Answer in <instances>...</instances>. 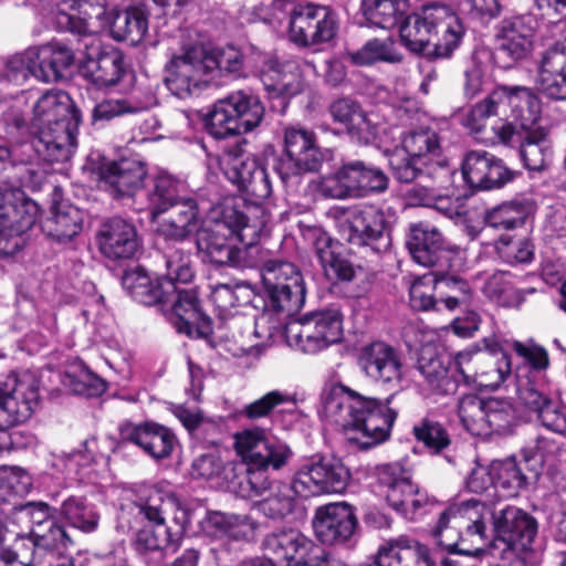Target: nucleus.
<instances>
[{
  "mask_svg": "<svg viewBox=\"0 0 566 566\" xmlns=\"http://www.w3.org/2000/svg\"><path fill=\"white\" fill-rule=\"evenodd\" d=\"M391 399L392 396L388 397L384 403L342 382H334L322 390L319 415L342 428L348 440L360 449H370L390 436L397 418V412L389 407Z\"/></svg>",
  "mask_w": 566,
  "mask_h": 566,
  "instance_id": "nucleus-1",
  "label": "nucleus"
},
{
  "mask_svg": "<svg viewBox=\"0 0 566 566\" xmlns=\"http://www.w3.org/2000/svg\"><path fill=\"white\" fill-rule=\"evenodd\" d=\"M399 33L407 50L433 61L450 59L460 46L465 29L449 4L430 2L408 15Z\"/></svg>",
  "mask_w": 566,
  "mask_h": 566,
  "instance_id": "nucleus-2",
  "label": "nucleus"
},
{
  "mask_svg": "<svg viewBox=\"0 0 566 566\" xmlns=\"http://www.w3.org/2000/svg\"><path fill=\"white\" fill-rule=\"evenodd\" d=\"M32 112L36 150L49 160H69L82 122V114L74 101L64 91L48 90L36 99Z\"/></svg>",
  "mask_w": 566,
  "mask_h": 566,
  "instance_id": "nucleus-3",
  "label": "nucleus"
},
{
  "mask_svg": "<svg viewBox=\"0 0 566 566\" xmlns=\"http://www.w3.org/2000/svg\"><path fill=\"white\" fill-rule=\"evenodd\" d=\"M218 217L200 227L196 245L211 263L233 268H248V255L258 250L247 241L255 230L248 224V217L229 202L218 207Z\"/></svg>",
  "mask_w": 566,
  "mask_h": 566,
  "instance_id": "nucleus-4",
  "label": "nucleus"
},
{
  "mask_svg": "<svg viewBox=\"0 0 566 566\" xmlns=\"http://www.w3.org/2000/svg\"><path fill=\"white\" fill-rule=\"evenodd\" d=\"M234 448L244 467L245 481L258 495L270 488L269 469L280 470L293 455L285 442L266 434L262 428L238 432L234 436Z\"/></svg>",
  "mask_w": 566,
  "mask_h": 566,
  "instance_id": "nucleus-5",
  "label": "nucleus"
},
{
  "mask_svg": "<svg viewBox=\"0 0 566 566\" xmlns=\"http://www.w3.org/2000/svg\"><path fill=\"white\" fill-rule=\"evenodd\" d=\"M492 537L486 535L476 553H488L509 566L521 565L523 554L531 549L537 535L538 524L534 516L516 506H506L492 513Z\"/></svg>",
  "mask_w": 566,
  "mask_h": 566,
  "instance_id": "nucleus-6",
  "label": "nucleus"
},
{
  "mask_svg": "<svg viewBox=\"0 0 566 566\" xmlns=\"http://www.w3.org/2000/svg\"><path fill=\"white\" fill-rule=\"evenodd\" d=\"M328 156V149L318 146L314 130L290 125L283 130V150L274 159L273 170L285 188H296L302 177L317 172Z\"/></svg>",
  "mask_w": 566,
  "mask_h": 566,
  "instance_id": "nucleus-7",
  "label": "nucleus"
},
{
  "mask_svg": "<svg viewBox=\"0 0 566 566\" xmlns=\"http://www.w3.org/2000/svg\"><path fill=\"white\" fill-rule=\"evenodd\" d=\"M483 511L485 506L476 500L454 504L441 511L437 524L431 530L434 543L449 553L478 554L475 548L470 549L464 544L468 539L479 546L486 542Z\"/></svg>",
  "mask_w": 566,
  "mask_h": 566,
  "instance_id": "nucleus-8",
  "label": "nucleus"
},
{
  "mask_svg": "<svg viewBox=\"0 0 566 566\" xmlns=\"http://www.w3.org/2000/svg\"><path fill=\"white\" fill-rule=\"evenodd\" d=\"M375 476L387 503L409 521L420 520L440 505L434 496L412 483L410 472L399 462L377 465Z\"/></svg>",
  "mask_w": 566,
  "mask_h": 566,
  "instance_id": "nucleus-9",
  "label": "nucleus"
},
{
  "mask_svg": "<svg viewBox=\"0 0 566 566\" xmlns=\"http://www.w3.org/2000/svg\"><path fill=\"white\" fill-rule=\"evenodd\" d=\"M265 109L260 97L239 90L218 99L206 116V129L216 139L252 132L260 126Z\"/></svg>",
  "mask_w": 566,
  "mask_h": 566,
  "instance_id": "nucleus-10",
  "label": "nucleus"
},
{
  "mask_svg": "<svg viewBox=\"0 0 566 566\" xmlns=\"http://www.w3.org/2000/svg\"><path fill=\"white\" fill-rule=\"evenodd\" d=\"M388 186L389 178L381 168L361 159H349L322 179L319 191L325 198L357 199L385 192Z\"/></svg>",
  "mask_w": 566,
  "mask_h": 566,
  "instance_id": "nucleus-11",
  "label": "nucleus"
},
{
  "mask_svg": "<svg viewBox=\"0 0 566 566\" xmlns=\"http://www.w3.org/2000/svg\"><path fill=\"white\" fill-rule=\"evenodd\" d=\"M406 245L412 259L422 266L431 268L436 275L444 276L462 266L460 247L448 241L440 229L429 222L411 223Z\"/></svg>",
  "mask_w": 566,
  "mask_h": 566,
  "instance_id": "nucleus-12",
  "label": "nucleus"
},
{
  "mask_svg": "<svg viewBox=\"0 0 566 566\" xmlns=\"http://www.w3.org/2000/svg\"><path fill=\"white\" fill-rule=\"evenodd\" d=\"M349 480V470L340 459L313 454L297 465L292 479V489L295 495L301 497L343 493Z\"/></svg>",
  "mask_w": 566,
  "mask_h": 566,
  "instance_id": "nucleus-13",
  "label": "nucleus"
},
{
  "mask_svg": "<svg viewBox=\"0 0 566 566\" xmlns=\"http://www.w3.org/2000/svg\"><path fill=\"white\" fill-rule=\"evenodd\" d=\"M39 399L38 381L29 374L9 375L0 382V454L11 450L8 428L30 419Z\"/></svg>",
  "mask_w": 566,
  "mask_h": 566,
  "instance_id": "nucleus-14",
  "label": "nucleus"
},
{
  "mask_svg": "<svg viewBox=\"0 0 566 566\" xmlns=\"http://www.w3.org/2000/svg\"><path fill=\"white\" fill-rule=\"evenodd\" d=\"M188 524L186 511L167 523L163 502H159L157 506H150V516L137 531L134 547L145 557L155 555V564H159L179 549Z\"/></svg>",
  "mask_w": 566,
  "mask_h": 566,
  "instance_id": "nucleus-15",
  "label": "nucleus"
},
{
  "mask_svg": "<svg viewBox=\"0 0 566 566\" xmlns=\"http://www.w3.org/2000/svg\"><path fill=\"white\" fill-rule=\"evenodd\" d=\"M291 346L306 354L318 353L342 339L343 315L338 308L306 314L284 326Z\"/></svg>",
  "mask_w": 566,
  "mask_h": 566,
  "instance_id": "nucleus-16",
  "label": "nucleus"
},
{
  "mask_svg": "<svg viewBox=\"0 0 566 566\" xmlns=\"http://www.w3.org/2000/svg\"><path fill=\"white\" fill-rule=\"evenodd\" d=\"M391 213L375 205H365L349 211L338 224L345 241L359 247H369L379 253L391 243Z\"/></svg>",
  "mask_w": 566,
  "mask_h": 566,
  "instance_id": "nucleus-17",
  "label": "nucleus"
},
{
  "mask_svg": "<svg viewBox=\"0 0 566 566\" xmlns=\"http://www.w3.org/2000/svg\"><path fill=\"white\" fill-rule=\"evenodd\" d=\"M266 304L287 316L297 313L305 303V286L301 272L291 262L268 260L261 270Z\"/></svg>",
  "mask_w": 566,
  "mask_h": 566,
  "instance_id": "nucleus-18",
  "label": "nucleus"
},
{
  "mask_svg": "<svg viewBox=\"0 0 566 566\" xmlns=\"http://www.w3.org/2000/svg\"><path fill=\"white\" fill-rule=\"evenodd\" d=\"M497 140L506 146L516 147L524 167L530 171H543L552 163L553 147L545 127L536 125L517 128L511 122L492 126Z\"/></svg>",
  "mask_w": 566,
  "mask_h": 566,
  "instance_id": "nucleus-19",
  "label": "nucleus"
},
{
  "mask_svg": "<svg viewBox=\"0 0 566 566\" xmlns=\"http://www.w3.org/2000/svg\"><path fill=\"white\" fill-rule=\"evenodd\" d=\"M336 33L337 19L328 7L298 3L289 11V39L298 48L327 43Z\"/></svg>",
  "mask_w": 566,
  "mask_h": 566,
  "instance_id": "nucleus-20",
  "label": "nucleus"
},
{
  "mask_svg": "<svg viewBox=\"0 0 566 566\" xmlns=\"http://www.w3.org/2000/svg\"><path fill=\"white\" fill-rule=\"evenodd\" d=\"M205 46L190 45L174 54L165 66V84L169 92L185 99L199 94L208 84L205 78Z\"/></svg>",
  "mask_w": 566,
  "mask_h": 566,
  "instance_id": "nucleus-21",
  "label": "nucleus"
},
{
  "mask_svg": "<svg viewBox=\"0 0 566 566\" xmlns=\"http://www.w3.org/2000/svg\"><path fill=\"white\" fill-rule=\"evenodd\" d=\"M455 365L467 385L485 389L499 388L511 373V364L503 353L497 356L481 348L459 352Z\"/></svg>",
  "mask_w": 566,
  "mask_h": 566,
  "instance_id": "nucleus-22",
  "label": "nucleus"
},
{
  "mask_svg": "<svg viewBox=\"0 0 566 566\" xmlns=\"http://www.w3.org/2000/svg\"><path fill=\"white\" fill-rule=\"evenodd\" d=\"M80 75L97 88L117 85L126 73L124 54L98 39L90 38L78 65Z\"/></svg>",
  "mask_w": 566,
  "mask_h": 566,
  "instance_id": "nucleus-23",
  "label": "nucleus"
},
{
  "mask_svg": "<svg viewBox=\"0 0 566 566\" xmlns=\"http://www.w3.org/2000/svg\"><path fill=\"white\" fill-rule=\"evenodd\" d=\"M303 239L312 247L325 276L332 282L347 283L356 279L361 268L355 265L342 244L317 226L300 223Z\"/></svg>",
  "mask_w": 566,
  "mask_h": 566,
  "instance_id": "nucleus-24",
  "label": "nucleus"
},
{
  "mask_svg": "<svg viewBox=\"0 0 566 566\" xmlns=\"http://www.w3.org/2000/svg\"><path fill=\"white\" fill-rule=\"evenodd\" d=\"M161 307L169 308V321L179 333L198 338H208L212 335V322L201 312L193 289L172 285V292L165 297Z\"/></svg>",
  "mask_w": 566,
  "mask_h": 566,
  "instance_id": "nucleus-25",
  "label": "nucleus"
},
{
  "mask_svg": "<svg viewBox=\"0 0 566 566\" xmlns=\"http://www.w3.org/2000/svg\"><path fill=\"white\" fill-rule=\"evenodd\" d=\"M534 29L524 17L503 19L496 27L495 61L502 69H511L527 59L533 49Z\"/></svg>",
  "mask_w": 566,
  "mask_h": 566,
  "instance_id": "nucleus-26",
  "label": "nucleus"
},
{
  "mask_svg": "<svg viewBox=\"0 0 566 566\" xmlns=\"http://www.w3.org/2000/svg\"><path fill=\"white\" fill-rule=\"evenodd\" d=\"M265 555L286 566H317L322 549L298 530L289 528L272 532L262 541Z\"/></svg>",
  "mask_w": 566,
  "mask_h": 566,
  "instance_id": "nucleus-27",
  "label": "nucleus"
},
{
  "mask_svg": "<svg viewBox=\"0 0 566 566\" xmlns=\"http://www.w3.org/2000/svg\"><path fill=\"white\" fill-rule=\"evenodd\" d=\"M217 196L206 199L202 193L196 196L182 195L170 208L171 211L169 220L160 226V233L166 240L175 242H182L188 239L195 231L200 228L199 222L202 213L214 210L218 213V208L214 209L213 205Z\"/></svg>",
  "mask_w": 566,
  "mask_h": 566,
  "instance_id": "nucleus-28",
  "label": "nucleus"
},
{
  "mask_svg": "<svg viewBox=\"0 0 566 566\" xmlns=\"http://www.w3.org/2000/svg\"><path fill=\"white\" fill-rule=\"evenodd\" d=\"M461 171L464 181L478 190L500 189L513 179L503 160L486 150L465 153Z\"/></svg>",
  "mask_w": 566,
  "mask_h": 566,
  "instance_id": "nucleus-29",
  "label": "nucleus"
},
{
  "mask_svg": "<svg viewBox=\"0 0 566 566\" xmlns=\"http://www.w3.org/2000/svg\"><path fill=\"white\" fill-rule=\"evenodd\" d=\"M357 517L347 503H331L316 509L312 527L316 538L325 545H343L353 536Z\"/></svg>",
  "mask_w": 566,
  "mask_h": 566,
  "instance_id": "nucleus-30",
  "label": "nucleus"
},
{
  "mask_svg": "<svg viewBox=\"0 0 566 566\" xmlns=\"http://www.w3.org/2000/svg\"><path fill=\"white\" fill-rule=\"evenodd\" d=\"M122 442L133 443L156 461L169 458L178 442L176 434L166 426L153 421L119 426Z\"/></svg>",
  "mask_w": 566,
  "mask_h": 566,
  "instance_id": "nucleus-31",
  "label": "nucleus"
},
{
  "mask_svg": "<svg viewBox=\"0 0 566 566\" xmlns=\"http://www.w3.org/2000/svg\"><path fill=\"white\" fill-rule=\"evenodd\" d=\"M259 64L254 65L265 90L273 96L293 97L304 90V78L294 61H281L268 53H256Z\"/></svg>",
  "mask_w": 566,
  "mask_h": 566,
  "instance_id": "nucleus-32",
  "label": "nucleus"
},
{
  "mask_svg": "<svg viewBox=\"0 0 566 566\" xmlns=\"http://www.w3.org/2000/svg\"><path fill=\"white\" fill-rule=\"evenodd\" d=\"M101 253L114 261L133 259L143 241L136 226L124 218L113 217L101 224L96 234Z\"/></svg>",
  "mask_w": 566,
  "mask_h": 566,
  "instance_id": "nucleus-33",
  "label": "nucleus"
},
{
  "mask_svg": "<svg viewBox=\"0 0 566 566\" xmlns=\"http://www.w3.org/2000/svg\"><path fill=\"white\" fill-rule=\"evenodd\" d=\"M358 365L366 377L391 388L398 387L403 377L400 354L384 342L365 346L359 354Z\"/></svg>",
  "mask_w": 566,
  "mask_h": 566,
  "instance_id": "nucleus-34",
  "label": "nucleus"
},
{
  "mask_svg": "<svg viewBox=\"0 0 566 566\" xmlns=\"http://www.w3.org/2000/svg\"><path fill=\"white\" fill-rule=\"evenodd\" d=\"M148 171L138 158H120L99 168V180L116 199L130 198L143 189Z\"/></svg>",
  "mask_w": 566,
  "mask_h": 566,
  "instance_id": "nucleus-35",
  "label": "nucleus"
},
{
  "mask_svg": "<svg viewBox=\"0 0 566 566\" xmlns=\"http://www.w3.org/2000/svg\"><path fill=\"white\" fill-rule=\"evenodd\" d=\"M521 405L546 429L566 437V415L552 400L545 388L538 387L532 378L521 379L517 387Z\"/></svg>",
  "mask_w": 566,
  "mask_h": 566,
  "instance_id": "nucleus-36",
  "label": "nucleus"
},
{
  "mask_svg": "<svg viewBox=\"0 0 566 566\" xmlns=\"http://www.w3.org/2000/svg\"><path fill=\"white\" fill-rule=\"evenodd\" d=\"M536 84L546 98L566 101L565 42H556L542 53L537 63Z\"/></svg>",
  "mask_w": 566,
  "mask_h": 566,
  "instance_id": "nucleus-37",
  "label": "nucleus"
},
{
  "mask_svg": "<svg viewBox=\"0 0 566 566\" xmlns=\"http://www.w3.org/2000/svg\"><path fill=\"white\" fill-rule=\"evenodd\" d=\"M501 107L507 112L517 128L536 126L541 115V99L532 87L522 85H500L496 87Z\"/></svg>",
  "mask_w": 566,
  "mask_h": 566,
  "instance_id": "nucleus-38",
  "label": "nucleus"
},
{
  "mask_svg": "<svg viewBox=\"0 0 566 566\" xmlns=\"http://www.w3.org/2000/svg\"><path fill=\"white\" fill-rule=\"evenodd\" d=\"M21 548L43 560L53 559L56 554L74 547V539L59 518L50 522L39 532H29L20 538Z\"/></svg>",
  "mask_w": 566,
  "mask_h": 566,
  "instance_id": "nucleus-39",
  "label": "nucleus"
},
{
  "mask_svg": "<svg viewBox=\"0 0 566 566\" xmlns=\"http://www.w3.org/2000/svg\"><path fill=\"white\" fill-rule=\"evenodd\" d=\"M329 114L359 143L369 144L377 138L378 123L357 102L347 97L338 98L331 104Z\"/></svg>",
  "mask_w": 566,
  "mask_h": 566,
  "instance_id": "nucleus-40",
  "label": "nucleus"
},
{
  "mask_svg": "<svg viewBox=\"0 0 566 566\" xmlns=\"http://www.w3.org/2000/svg\"><path fill=\"white\" fill-rule=\"evenodd\" d=\"M84 223V212L67 202H57L41 222L42 232L59 243H65L77 237Z\"/></svg>",
  "mask_w": 566,
  "mask_h": 566,
  "instance_id": "nucleus-41",
  "label": "nucleus"
},
{
  "mask_svg": "<svg viewBox=\"0 0 566 566\" xmlns=\"http://www.w3.org/2000/svg\"><path fill=\"white\" fill-rule=\"evenodd\" d=\"M38 57V80L44 83L56 82L75 62V52L62 41H51L34 46Z\"/></svg>",
  "mask_w": 566,
  "mask_h": 566,
  "instance_id": "nucleus-42",
  "label": "nucleus"
},
{
  "mask_svg": "<svg viewBox=\"0 0 566 566\" xmlns=\"http://www.w3.org/2000/svg\"><path fill=\"white\" fill-rule=\"evenodd\" d=\"M122 285L136 302L147 306H163L165 297L172 292L170 282H164L161 276L153 280L143 269L126 272Z\"/></svg>",
  "mask_w": 566,
  "mask_h": 566,
  "instance_id": "nucleus-43",
  "label": "nucleus"
},
{
  "mask_svg": "<svg viewBox=\"0 0 566 566\" xmlns=\"http://www.w3.org/2000/svg\"><path fill=\"white\" fill-rule=\"evenodd\" d=\"M259 51H253L247 56L234 46H227L223 49H216L208 51L205 49V67L207 73L219 70L221 73L232 74L234 76H242L244 71L248 70L256 74L254 65L259 64L256 57Z\"/></svg>",
  "mask_w": 566,
  "mask_h": 566,
  "instance_id": "nucleus-44",
  "label": "nucleus"
},
{
  "mask_svg": "<svg viewBox=\"0 0 566 566\" xmlns=\"http://www.w3.org/2000/svg\"><path fill=\"white\" fill-rule=\"evenodd\" d=\"M107 25L114 40L136 45L147 33L148 17L142 8L133 7L112 12L107 18Z\"/></svg>",
  "mask_w": 566,
  "mask_h": 566,
  "instance_id": "nucleus-45",
  "label": "nucleus"
},
{
  "mask_svg": "<svg viewBox=\"0 0 566 566\" xmlns=\"http://www.w3.org/2000/svg\"><path fill=\"white\" fill-rule=\"evenodd\" d=\"M417 369L433 392L451 395L458 389V382L449 376L448 366L433 348H423L417 361Z\"/></svg>",
  "mask_w": 566,
  "mask_h": 566,
  "instance_id": "nucleus-46",
  "label": "nucleus"
},
{
  "mask_svg": "<svg viewBox=\"0 0 566 566\" xmlns=\"http://www.w3.org/2000/svg\"><path fill=\"white\" fill-rule=\"evenodd\" d=\"M535 291V289L520 290L515 287L512 274L505 271L494 272L483 285L484 295L503 307L521 306L526 295Z\"/></svg>",
  "mask_w": 566,
  "mask_h": 566,
  "instance_id": "nucleus-47",
  "label": "nucleus"
},
{
  "mask_svg": "<svg viewBox=\"0 0 566 566\" xmlns=\"http://www.w3.org/2000/svg\"><path fill=\"white\" fill-rule=\"evenodd\" d=\"M34 206L14 191H0V228L18 227L28 231L35 222Z\"/></svg>",
  "mask_w": 566,
  "mask_h": 566,
  "instance_id": "nucleus-48",
  "label": "nucleus"
},
{
  "mask_svg": "<svg viewBox=\"0 0 566 566\" xmlns=\"http://www.w3.org/2000/svg\"><path fill=\"white\" fill-rule=\"evenodd\" d=\"M57 512L70 526L83 533H93L97 530L99 514L95 505L83 496H69L61 503Z\"/></svg>",
  "mask_w": 566,
  "mask_h": 566,
  "instance_id": "nucleus-49",
  "label": "nucleus"
},
{
  "mask_svg": "<svg viewBox=\"0 0 566 566\" xmlns=\"http://www.w3.org/2000/svg\"><path fill=\"white\" fill-rule=\"evenodd\" d=\"M205 531L213 537L228 536L240 541L251 535L253 526L245 515L210 512L205 521Z\"/></svg>",
  "mask_w": 566,
  "mask_h": 566,
  "instance_id": "nucleus-50",
  "label": "nucleus"
},
{
  "mask_svg": "<svg viewBox=\"0 0 566 566\" xmlns=\"http://www.w3.org/2000/svg\"><path fill=\"white\" fill-rule=\"evenodd\" d=\"M408 0H361L365 19L381 29H391L402 19Z\"/></svg>",
  "mask_w": 566,
  "mask_h": 566,
  "instance_id": "nucleus-51",
  "label": "nucleus"
},
{
  "mask_svg": "<svg viewBox=\"0 0 566 566\" xmlns=\"http://www.w3.org/2000/svg\"><path fill=\"white\" fill-rule=\"evenodd\" d=\"M182 184L167 174L158 175L147 192L148 210L153 218L165 213L182 196Z\"/></svg>",
  "mask_w": 566,
  "mask_h": 566,
  "instance_id": "nucleus-52",
  "label": "nucleus"
},
{
  "mask_svg": "<svg viewBox=\"0 0 566 566\" xmlns=\"http://www.w3.org/2000/svg\"><path fill=\"white\" fill-rule=\"evenodd\" d=\"M492 470L496 474V485L507 490L509 495H516L539 475L538 472L527 471L523 455L518 462L515 459H507L493 465Z\"/></svg>",
  "mask_w": 566,
  "mask_h": 566,
  "instance_id": "nucleus-53",
  "label": "nucleus"
},
{
  "mask_svg": "<svg viewBox=\"0 0 566 566\" xmlns=\"http://www.w3.org/2000/svg\"><path fill=\"white\" fill-rule=\"evenodd\" d=\"M493 116L499 118L507 116V112L502 111L496 88L482 101L472 105L462 116L461 124L472 134L479 136L485 130L488 120Z\"/></svg>",
  "mask_w": 566,
  "mask_h": 566,
  "instance_id": "nucleus-54",
  "label": "nucleus"
},
{
  "mask_svg": "<svg viewBox=\"0 0 566 566\" xmlns=\"http://www.w3.org/2000/svg\"><path fill=\"white\" fill-rule=\"evenodd\" d=\"M412 433L418 442L431 454H442L451 446V436L443 423L427 416L412 427Z\"/></svg>",
  "mask_w": 566,
  "mask_h": 566,
  "instance_id": "nucleus-55",
  "label": "nucleus"
},
{
  "mask_svg": "<svg viewBox=\"0 0 566 566\" xmlns=\"http://www.w3.org/2000/svg\"><path fill=\"white\" fill-rule=\"evenodd\" d=\"M402 149L413 157H439L442 148L438 133L423 124L409 129L402 138Z\"/></svg>",
  "mask_w": 566,
  "mask_h": 566,
  "instance_id": "nucleus-56",
  "label": "nucleus"
},
{
  "mask_svg": "<svg viewBox=\"0 0 566 566\" xmlns=\"http://www.w3.org/2000/svg\"><path fill=\"white\" fill-rule=\"evenodd\" d=\"M486 400L478 395L462 396L458 401V416L467 429L474 436H486Z\"/></svg>",
  "mask_w": 566,
  "mask_h": 566,
  "instance_id": "nucleus-57",
  "label": "nucleus"
},
{
  "mask_svg": "<svg viewBox=\"0 0 566 566\" xmlns=\"http://www.w3.org/2000/svg\"><path fill=\"white\" fill-rule=\"evenodd\" d=\"M262 166L256 157L239 150L227 153L223 159L224 176L239 191Z\"/></svg>",
  "mask_w": 566,
  "mask_h": 566,
  "instance_id": "nucleus-58",
  "label": "nucleus"
},
{
  "mask_svg": "<svg viewBox=\"0 0 566 566\" xmlns=\"http://www.w3.org/2000/svg\"><path fill=\"white\" fill-rule=\"evenodd\" d=\"M488 434L511 433L518 423V415L513 403L507 399L488 398L486 400Z\"/></svg>",
  "mask_w": 566,
  "mask_h": 566,
  "instance_id": "nucleus-59",
  "label": "nucleus"
},
{
  "mask_svg": "<svg viewBox=\"0 0 566 566\" xmlns=\"http://www.w3.org/2000/svg\"><path fill=\"white\" fill-rule=\"evenodd\" d=\"M350 60L357 65H370L379 61L399 63L402 61V54L390 39H373L361 49L352 53Z\"/></svg>",
  "mask_w": 566,
  "mask_h": 566,
  "instance_id": "nucleus-60",
  "label": "nucleus"
},
{
  "mask_svg": "<svg viewBox=\"0 0 566 566\" xmlns=\"http://www.w3.org/2000/svg\"><path fill=\"white\" fill-rule=\"evenodd\" d=\"M38 57L35 48L31 46L23 52L9 56L1 70V76L8 82L15 84L24 83L29 76L38 78Z\"/></svg>",
  "mask_w": 566,
  "mask_h": 566,
  "instance_id": "nucleus-61",
  "label": "nucleus"
},
{
  "mask_svg": "<svg viewBox=\"0 0 566 566\" xmlns=\"http://www.w3.org/2000/svg\"><path fill=\"white\" fill-rule=\"evenodd\" d=\"M527 207L522 201L503 202L484 214V222L494 229H515L524 224Z\"/></svg>",
  "mask_w": 566,
  "mask_h": 566,
  "instance_id": "nucleus-62",
  "label": "nucleus"
},
{
  "mask_svg": "<svg viewBox=\"0 0 566 566\" xmlns=\"http://www.w3.org/2000/svg\"><path fill=\"white\" fill-rule=\"evenodd\" d=\"M166 273L161 276L164 282H170L171 285L189 283L193 277L191 266V255L181 248H170L164 255Z\"/></svg>",
  "mask_w": 566,
  "mask_h": 566,
  "instance_id": "nucleus-63",
  "label": "nucleus"
},
{
  "mask_svg": "<svg viewBox=\"0 0 566 566\" xmlns=\"http://www.w3.org/2000/svg\"><path fill=\"white\" fill-rule=\"evenodd\" d=\"M560 450L559 443L549 437L537 436L535 439L527 442L522 449L524 457V464L527 471L541 473L544 463L555 457Z\"/></svg>",
  "mask_w": 566,
  "mask_h": 566,
  "instance_id": "nucleus-64",
  "label": "nucleus"
}]
</instances>
